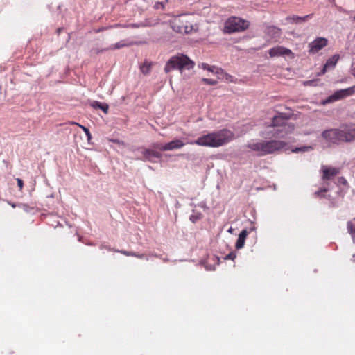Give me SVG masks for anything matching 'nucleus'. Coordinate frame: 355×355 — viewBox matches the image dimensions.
<instances>
[{
    "label": "nucleus",
    "instance_id": "473e14b6",
    "mask_svg": "<svg viewBox=\"0 0 355 355\" xmlns=\"http://www.w3.org/2000/svg\"><path fill=\"white\" fill-rule=\"evenodd\" d=\"M132 256L136 257L139 259H148V257L146 254H137V253H132Z\"/></svg>",
    "mask_w": 355,
    "mask_h": 355
},
{
    "label": "nucleus",
    "instance_id": "c756f323",
    "mask_svg": "<svg viewBox=\"0 0 355 355\" xmlns=\"http://www.w3.org/2000/svg\"><path fill=\"white\" fill-rule=\"evenodd\" d=\"M202 81L209 85H214L217 83L216 80H215L214 79H210V78H202Z\"/></svg>",
    "mask_w": 355,
    "mask_h": 355
},
{
    "label": "nucleus",
    "instance_id": "393cba45",
    "mask_svg": "<svg viewBox=\"0 0 355 355\" xmlns=\"http://www.w3.org/2000/svg\"><path fill=\"white\" fill-rule=\"evenodd\" d=\"M202 217V215L200 212H196L193 210V214L189 216V220L195 223Z\"/></svg>",
    "mask_w": 355,
    "mask_h": 355
},
{
    "label": "nucleus",
    "instance_id": "412c9836",
    "mask_svg": "<svg viewBox=\"0 0 355 355\" xmlns=\"http://www.w3.org/2000/svg\"><path fill=\"white\" fill-rule=\"evenodd\" d=\"M92 105L94 108L101 110L105 114L108 112L109 106L107 103H101L99 101H94Z\"/></svg>",
    "mask_w": 355,
    "mask_h": 355
},
{
    "label": "nucleus",
    "instance_id": "5701e85b",
    "mask_svg": "<svg viewBox=\"0 0 355 355\" xmlns=\"http://www.w3.org/2000/svg\"><path fill=\"white\" fill-rule=\"evenodd\" d=\"M347 231L351 234L353 241L355 242V225L352 221H348L347 224Z\"/></svg>",
    "mask_w": 355,
    "mask_h": 355
},
{
    "label": "nucleus",
    "instance_id": "a19ab883",
    "mask_svg": "<svg viewBox=\"0 0 355 355\" xmlns=\"http://www.w3.org/2000/svg\"><path fill=\"white\" fill-rule=\"evenodd\" d=\"M190 205L192 206V207H195L196 206H198V205H196V204H193V203H191Z\"/></svg>",
    "mask_w": 355,
    "mask_h": 355
},
{
    "label": "nucleus",
    "instance_id": "2f4dec72",
    "mask_svg": "<svg viewBox=\"0 0 355 355\" xmlns=\"http://www.w3.org/2000/svg\"><path fill=\"white\" fill-rule=\"evenodd\" d=\"M236 254L234 252H232L225 257V259L234 260L236 258Z\"/></svg>",
    "mask_w": 355,
    "mask_h": 355
},
{
    "label": "nucleus",
    "instance_id": "20e7f679",
    "mask_svg": "<svg viewBox=\"0 0 355 355\" xmlns=\"http://www.w3.org/2000/svg\"><path fill=\"white\" fill-rule=\"evenodd\" d=\"M194 62L188 56L184 54H178L172 56L166 63L164 71L168 73L175 69L182 71L183 69H191L194 67Z\"/></svg>",
    "mask_w": 355,
    "mask_h": 355
},
{
    "label": "nucleus",
    "instance_id": "1a4fd4ad",
    "mask_svg": "<svg viewBox=\"0 0 355 355\" xmlns=\"http://www.w3.org/2000/svg\"><path fill=\"white\" fill-rule=\"evenodd\" d=\"M340 128L326 130L322 132V137L329 143L338 144L342 142Z\"/></svg>",
    "mask_w": 355,
    "mask_h": 355
},
{
    "label": "nucleus",
    "instance_id": "a211bd4d",
    "mask_svg": "<svg viewBox=\"0 0 355 355\" xmlns=\"http://www.w3.org/2000/svg\"><path fill=\"white\" fill-rule=\"evenodd\" d=\"M248 234V232L246 230H243L240 234H239V237L236 242L235 248L236 249H241L245 244V241Z\"/></svg>",
    "mask_w": 355,
    "mask_h": 355
},
{
    "label": "nucleus",
    "instance_id": "0eeeda50",
    "mask_svg": "<svg viewBox=\"0 0 355 355\" xmlns=\"http://www.w3.org/2000/svg\"><path fill=\"white\" fill-rule=\"evenodd\" d=\"M134 151L140 153L141 155H137L136 157V159L139 160L155 162L153 160L154 158L159 159L162 157V154L152 149L138 148Z\"/></svg>",
    "mask_w": 355,
    "mask_h": 355
},
{
    "label": "nucleus",
    "instance_id": "72a5a7b5",
    "mask_svg": "<svg viewBox=\"0 0 355 355\" xmlns=\"http://www.w3.org/2000/svg\"><path fill=\"white\" fill-rule=\"evenodd\" d=\"M17 186L19 187V189L21 190L23 188L24 182L23 180L20 178H17Z\"/></svg>",
    "mask_w": 355,
    "mask_h": 355
},
{
    "label": "nucleus",
    "instance_id": "7ed1b4c3",
    "mask_svg": "<svg viewBox=\"0 0 355 355\" xmlns=\"http://www.w3.org/2000/svg\"><path fill=\"white\" fill-rule=\"evenodd\" d=\"M286 146V142L275 139L269 141L252 140L247 145L248 148L257 152L261 156L272 154L275 151L282 150Z\"/></svg>",
    "mask_w": 355,
    "mask_h": 355
},
{
    "label": "nucleus",
    "instance_id": "ea45409f",
    "mask_svg": "<svg viewBox=\"0 0 355 355\" xmlns=\"http://www.w3.org/2000/svg\"><path fill=\"white\" fill-rule=\"evenodd\" d=\"M351 73L352 75H353L354 76H355V67H352L351 69Z\"/></svg>",
    "mask_w": 355,
    "mask_h": 355
},
{
    "label": "nucleus",
    "instance_id": "09e8293b",
    "mask_svg": "<svg viewBox=\"0 0 355 355\" xmlns=\"http://www.w3.org/2000/svg\"><path fill=\"white\" fill-rule=\"evenodd\" d=\"M332 1H334L335 0H331Z\"/></svg>",
    "mask_w": 355,
    "mask_h": 355
},
{
    "label": "nucleus",
    "instance_id": "37998d69",
    "mask_svg": "<svg viewBox=\"0 0 355 355\" xmlns=\"http://www.w3.org/2000/svg\"><path fill=\"white\" fill-rule=\"evenodd\" d=\"M341 180H342L341 182H346L345 179H344L343 178H342Z\"/></svg>",
    "mask_w": 355,
    "mask_h": 355
},
{
    "label": "nucleus",
    "instance_id": "de8ad7c7",
    "mask_svg": "<svg viewBox=\"0 0 355 355\" xmlns=\"http://www.w3.org/2000/svg\"><path fill=\"white\" fill-rule=\"evenodd\" d=\"M354 20H355V17H354Z\"/></svg>",
    "mask_w": 355,
    "mask_h": 355
},
{
    "label": "nucleus",
    "instance_id": "4c0bfd02",
    "mask_svg": "<svg viewBox=\"0 0 355 355\" xmlns=\"http://www.w3.org/2000/svg\"><path fill=\"white\" fill-rule=\"evenodd\" d=\"M141 71L144 73H148L149 72V67L146 66V69L144 67H141Z\"/></svg>",
    "mask_w": 355,
    "mask_h": 355
},
{
    "label": "nucleus",
    "instance_id": "9b49d317",
    "mask_svg": "<svg viewBox=\"0 0 355 355\" xmlns=\"http://www.w3.org/2000/svg\"><path fill=\"white\" fill-rule=\"evenodd\" d=\"M269 55L271 58L280 57V56H288L291 58L294 57L293 53L291 49L286 48L282 46H276L271 48L268 51Z\"/></svg>",
    "mask_w": 355,
    "mask_h": 355
},
{
    "label": "nucleus",
    "instance_id": "6ab92c4d",
    "mask_svg": "<svg viewBox=\"0 0 355 355\" xmlns=\"http://www.w3.org/2000/svg\"><path fill=\"white\" fill-rule=\"evenodd\" d=\"M201 67L203 69L207 70L213 73H216L217 75L222 74L223 73V69L218 68L215 66H210L207 63H202Z\"/></svg>",
    "mask_w": 355,
    "mask_h": 355
},
{
    "label": "nucleus",
    "instance_id": "c9c22d12",
    "mask_svg": "<svg viewBox=\"0 0 355 355\" xmlns=\"http://www.w3.org/2000/svg\"><path fill=\"white\" fill-rule=\"evenodd\" d=\"M315 80H306L304 82V85H315Z\"/></svg>",
    "mask_w": 355,
    "mask_h": 355
},
{
    "label": "nucleus",
    "instance_id": "2eb2a0df",
    "mask_svg": "<svg viewBox=\"0 0 355 355\" xmlns=\"http://www.w3.org/2000/svg\"><path fill=\"white\" fill-rule=\"evenodd\" d=\"M187 143L183 142L181 139H174L170 142L164 144L162 148L163 151L173 150L182 148Z\"/></svg>",
    "mask_w": 355,
    "mask_h": 355
},
{
    "label": "nucleus",
    "instance_id": "79ce46f5",
    "mask_svg": "<svg viewBox=\"0 0 355 355\" xmlns=\"http://www.w3.org/2000/svg\"><path fill=\"white\" fill-rule=\"evenodd\" d=\"M341 180H342L341 182H346L345 179H344L343 178H342Z\"/></svg>",
    "mask_w": 355,
    "mask_h": 355
},
{
    "label": "nucleus",
    "instance_id": "f03ea898",
    "mask_svg": "<svg viewBox=\"0 0 355 355\" xmlns=\"http://www.w3.org/2000/svg\"><path fill=\"white\" fill-rule=\"evenodd\" d=\"M234 137V135L232 131L224 128L207 132L199 137L196 140L188 142V144L204 147L218 148L232 141Z\"/></svg>",
    "mask_w": 355,
    "mask_h": 355
},
{
    "label": "nucleus",
    "instance_id": "4be33fe9",
    "mask_svg": "<svg viewBox=\"0 0 355 355\" xmlns=\"http://www.w3.org/2000/svg\"><path fill=\"white\" fill-rule=\"evenodd\" d=\"M340 93L342 94L343 99L353 95L355 93V85L340 89Z\"/></svg>",
    "mask_w": 355,
    "mask_h": 355
},
{
    "label": "nucleus",
    "instance_id": "39448f33",
    "mask_svg": "<svg viewBox=\"0 0 355 355\" xmlns=\"http://www.w3.org/2000/svg\"><path fill=\"white\" fill-rule=\"evenodd\" d=\"M187 17L188 16L186 15L175 17L170 22L171 28L176 33L184 34L196 31V25L190 23L187 20Z\"/></svg>",
    "mask_w": 355,
    "mask_h": 355
},
{
    "label": "nucleus",
    "instance_id": "9d476101",
    "mask_svg": "<svg viewBox=\"0 0 355 355\" xmlns=\"http://www.w3.org/2000/svg\"><path fill=\"white\" fill-rule=\"evenodd\" d=\"M342 142H351L355 140V125H343L340 128Z\"/></svg>",
    "mask_w": 355,
    "mask_h": 355
},
{
    "label": "nucleus",
    "instance_id": "e433bc0d",
    "mask_svg": "<svg viewBox=\"0 0 355 355\" xmlns=\"http://www.w3.org/2000/svg\"><path fill=\"white\" fill-rule=\"evenodd\" d=\"M198 206H199L200 207H201L204 209L207 208V205L205 202H200L199 204H198Z\"/></svg>",
    "mask_w": 355,
    "mask_h": 355
},
{
    "label": "nucleus",
    "instance_id": "ddd939ff",
    "mask_svg": "<svg viewBox=\"0 0 355 355\" xmlns=\"http://www.w3.org/2000/svg\"><path fill=\"white\" fill-rule=\"evenodd\" d=\"M339 60L338 55H334L332 57L329 58L326 63L324 64L322 70L320 71L319 75L324 74L328 70H331L334 69L338 61Z\"/></svg>",
    "mask_w": 355,
    "mask_h": 355
},
{
    "label": "nucleus",
    "instance_id": "b1692460",
    "mask_svg": "<svg viewBox=\"0 0 355 355\" xmlns=\"http://www.w3.org/2000/svg\"><path fill=\"white\" fill-rule=\"evenodd\" d=\"M312 149L311 146H304L302 147H296L291 150L292 153H304L307 152Z\"/></svg>",
    "mask_w": 355,
    "mask_h": 355
},
{
    "label": "nucleus",
    "instance_id": "bb28decb",
    "mask_svg": "<svg viewBox=\"0 0 355 355\" xmlns=\"http://www.w3.org/2000/svg\"><path fill=\"white\" fill-rule=\"evenodd\" d=\"M73 123L79 125L82 128V130L84 131V132L85 133V135L87 136L88 142H89L90 140L92 139V135H91L89 130L87 128H86L85 126L80 125L77 123Z\"/></svg>",
    "mask_w": 355,
    "mask_h": 355
},
{
    "label": "nucleus",
    "instance_id": "c85d7f7f",
    "mask_svg": "<svg viewBox=\"0 0 355 355\" xmlns=\"http://www.w3.org/2000/svg\"><path fill=\"white\" fill-rule=\"evenodd\" d=\"M168 1V0H166L164 2V1H162V2H156L154 5V8L156 9V10H158V9H164V7H165V3Z\"/></svg>",
    "mask_w": 355,
    "mask_h": 355
},
{
    "label": "nucleus",
    "instance_id": "dca6fc26",
    "mask_svg": "<svg viewBox=\"0 0 355 355\" xmlns=\"http://www.w3.org/2000/svg\"><path fill=\"white\" fill-rule=\"evenodd\" d=\"M266 33L271 37V39L277 41L280 38L282 31L275 26H269L266 29Z\"/></svg>",
    "mask_w": 355,
    "mask_h": 355
},
{
    "label": "nucleus",
    "instance_id": "f704fd0d",
    "mask_svg": "<svg viewBox=\"0 0 355 355\" xmlns=\"http://www.w3.org/2000/svg\"><path fill=\"white\" fill-rule=\"evenodd\" d=\"M152 146H153V147L163 151V149L162 148L164 146V144H161L159 143H155Z\"/></svg>",
    "mask_w": 355,
    "mask_h": 355
},
{
    "label": "nucleus",
    "instance_id": "a18cd8bd",
    "mask_svg": "<svg viewBox=\"0 0 355 355\" xmlns=\"http://www.w3.org/2000/svg\"><path fill=\"white\" fill-rule=\"evenodd\" d=\"M232 227H230V228L228 230V232H232Z\"/></svg>",
    "mask_w": 355,
    "mask_h": 355
},
{
    "label": "nucleus",
    "instance_id": "f3484780",
    "mask_svg": "<svg viewBox=\"0 0 355 355\" xmlns=\"http://www.w3.org/2000/svg\"><path fill=\"white\" fill-rule=\"evenodd\" d=\"M343 99L340 89L336 91L333 94L328 96L326 99L323 100L322 105H327L333 102Z\"/></svg>",
    "mask_w": 355,
    "mask_h": 355
},
{
    "label": "nucleus",
    "instance_id": "f8f14e48",
    "mask_svg": "<svg viewBox=\"0 0 355 355\" xmlns=\"http://www.w3.org/2000/svg\"><path fill=\"white\" fill-rule=\"evenodd\" d=\"M321 171L322 173V179L323 180H330L340 173L339 168L325 165L322 166Z\"/></svg>",
    "mask_w": 355,
    "mask_h": 355
},
{
    "label": "nucleus",
    "instance_id": "7c9ffc66",
    "mask_svg": "<svg viewBox=\"0 0 355 355\" xmlns=\"http://www.w3.org/2000/svg\"><path fill=\"white\" fill-rule=\"evenodd\" d=\"M327 191H328V189H327V188H323V189H320V190H318V191H315L314 194H315L316 196H318V197H322V196H322V194H323L324 193H326Z\"/></svg>",
    "mask_w": 355,
    "mask_h": 355
},
{
    "label": "nucleus",
    "instance_id": "4468645a",
    "mask_svg": "<svg viewBox=\"0 0 355 355\" xmlns=\"http://www.w3.org/2000/svg\"><path fill=\"white\" fill-rule=\"evenodd\" d=\"M313 17V14L306 15L303 17H300L297 15H291L286 17V20L290 24H301L302 23L306 22L308 19H311Z\"/></svg>",
    "mask_w": 355,
    "mask_h": 355
},
{
    "label": "nucleus",
    "instance_id": "cd10ccee",
    "mask_svg": "<svg viewBox=\"0 0 355 355\" xmlns=\"http://www.w3.org/2000/svg\"><path fill=\"white\" fill-rule=\"evenodd\" d=\"M125 27L138 28H141V27H144V26L143 21H140L138 23L128 24L125 25Z\"/></svg>",
    "mask_w": 355,
    "mask_h": 355
},
{
    "label": "nucleus",
    "instance_id": "c03bdc74",
    "mask_svg": "<svg viewBox=\"0 0 355 355\" xmlns=\"http://www.w3.org/2000/svg\"><path fill=\"white\" fill-rule=\"evenodd\" d=\"M176 207H180V205L178 202H177V203H176Z\"/></svg>",
    "mask_w": 355,
    "mask_h": 355
},
{
    "label": "nucleus",
    "instance_id": "f257e3e1",
    "mask_svg": "<svg viewBox=\"0 0 355 355\" xmlns=\"http://www.w3.org/2000/svg\"><path fill=\"white\" fill-rule=\"evenodd\" d=\"M288 119L285 114H278L272 118L271 124L260 132L259 135L264 139L285 137L295 128L294 125L289 122Z\"/></svg>",
    "mask_w": 355,
    "mask_h": 355
},
{
    "label": "nucleus",
    "instance_id": "6e6552de",
    "mask_svg": "<svg viewBox=\"0 0 355 355\" xmlns=\"http://www.w3.org/2000/svg\"><path fill=\"white\" fill-rule=\"evenodd\" d=\"M327 44L328 40L327 38L318 37L313 41L308 44V52L312 55L316 54L327 46Z\"/></svg>",
    "mask_w": 355,
    "mask_h": 355
},
{
    "label": "nucleus",
    "instance_id": "49530a36",
    "mask_svg": "<svg viewBox=\"0 0 355 355\" xmlns=\"http://www.w3.org/2000/svg\"><path fill=\"white\" fill-rule=\"evenodd\" d=\"M352 259H353V260H354V261H355V254H353V256H352Z\"/></svg>",
    "mask_w": 355,
    "mask_h": 355
},
{
    "label": "nucleus",
    "instance_id": "a878e982",
    "mask_svg": "<svg viewBox=\"0 0 355 355\" xmlns=\"http://www.w3.org/2000/svg\"><path fill=\"white\" fill-rule=\"evenodd\" d=\"M128 44L125 42V41L121 40L119 42H116L112 45H111L107 49L113 50V49H119L122 47L126 46Z\"/></svg>",
    "mask_w": 355,
    "mask_h": 355
},
{
    "label": "nucleus",
    "instance_id": "aec40b11",
    "mask_svg": "<svg viewBox=\"0 0 355 355\" xmlns=\"http://www.w3.org/2000/svg\"><path fill=\"white\" fill-rule=\"evenodd\" d=\"M159 22V19L157 17L146 18L143 21L144 27H152L156 26Z\"/></svg>",
    "mask_w": 355,
    "mask_h": 355
},
{
    "label": "nucleus",
    "instance_id": "58836bf2",
    "mask_svg": "<svg viewBox=\"0 0 355 355\" xmlns=\"http://www.w3.org/2000/svg\"><path fill=\"white\" fill-rule=\"evenodd\" d=\"M121 253L126 255V256H132V252H128V251H125V250H123V251H121Z\"/></svg>",
    "mask_w": 355,
    "mask_h": 355
},
{
    "label": "nucleus",
    "instance_id": "423d86ee",
    "mask_svg": "<svg viewBox=\"0 0 355 355\" xmlns=\"http://www.w3.org/2000/svg\"><path fill=\"white\" fill-rule=\"evenodd\" d=\"M249 26V21L239 17H230L225 23L224 30L225 33H232L245 31Z\"/></svg>",
    "mask_w": 355,
    "mask_h": 355
}]
</instances>
